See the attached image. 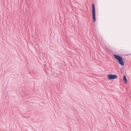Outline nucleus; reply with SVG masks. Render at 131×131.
<instances>
[{
  "label": "nucleus",
  "instance_id": "obj_3",
  "mask_svg": "<svg viewBox=\"0 0 131 131\" xmlns=\"http://www.w3.org/2000/svg\"><path fill=\"white\" fill-rule=\"evenodd\" d=\"M107 77L109 80H112L116 79L117 76L116 75L109 74L107 75Z\"/></svg>",
  "mask_w": 131,
  "mask_h": 131
},
{
  "label": "nucleus",
  "instance_id": "obj_4",
  "mask_svg": "<svg viewBox=\"0 0 131 131\" xmlns=\"http://www.w3.org/2000/svg\"><path fill=\"white\" fill-rule=\"evenodd\" d=\"M123 80L125 82V83L127 84V80L125 75L123 76Z\"/></svg>",
  "mask_w": 131,
  "mask_h": 131
},
{
  "label": "nucleus",
  "instance_id": "obj_1",
  "mask_svg": "<svg viewBox=\"0 0 131 131\" xmlns=\"http://www.w3.org/2000/svg\"><path fill=\"white\" fill-rule=\"evenodd\" d=\"M113 56L115 59L117 60L119 63L122 66L124 65V62L123 61V58L119 55L113 54Z\"/></svg>",
  "mask_w": 131,
  "mask_h": 131
},
{
  "label": "nucleus",
  "instance_id": "obj_2",
  "mask_svg": "<svg viewBox=\"0 0 131 131\" xmlns=\"http://www.w3.org/2000/svg\"><path fill=\"white\" fill-rule=\"evenodd\" d=\"M92 18L93 19V22L94 23L96 21V18L95 5L94 4H92Z\"/></svg>",
  "mask_w": 131,
  "mask_h": 131
}]
</instances>
